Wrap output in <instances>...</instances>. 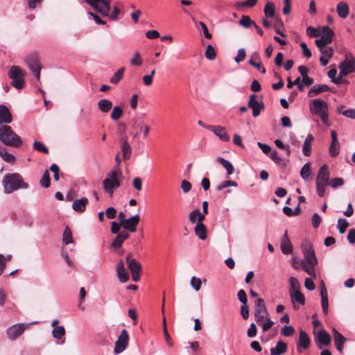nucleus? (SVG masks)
<instances>
[{
    "label": "nucleus",
    "instance_id": "nucleus-1",
    "mask_svg": "<svg viewBox=\"0 0 355 355\" xmlns=\"http://www.w3.org/2000/svg\"><path fill=\"white\" fill-rule=\"evenodd\" d=\"M2 184L4 191L6 193H11L20 188H28V184L24 182L22 177L19 173L6 174L3 179Z\"/></svg>",
    "mask_w": 355,
    "mask_h": 355
},
{
    "label": "nucleus",
    "instance_id": "nucleus-2",
    "mask_svg": "<svg viewBox=\"0 0 355 355\" xmlns=\"http://www.w3.org/2000/svg\"><path fill=\"white\" fill-rule=\"evenodd\" d=\"M0 141L6 146L15 148L20 147L23 144L20 137L7 125L0 127Z\"/></svg>",
    "mask_w": 355,
    "mask_h": 355
},
{
    "label": "nucleus",
    "instance_id": "nucleus-3",
    "mask_svg": "<svg viewBox=\"0 0 355 355\" xmlns=\"http://www.w3.org/2000/svg\"><path fill=\"white\" fill-rule=\"evenodd\" d=\"M309 110L313 114L320 116L324 125H329L328 105L325 101L320 98L312 100L309 105Z\"/></svg>",
    "mask_w": 355,
    "mask_h": 355
},
{
    "label": "nucleus",
    "instance_id": "nucleus-4",
    "mask_svg": "<svg viewBox=\"0 0 355 355\" xmlns=\"http://www.w3.org/2000/svg\"><path fill=\"white\" fill-rule=\"evenodd\" d=\"M122 174L119 170H111L107 174L106 178L103 181V188L110 196H112L114 190L120 187L121 182L119 177Z\"/></svg>",
    "mask_w": 355,
    "mask_h": 355
},
{
    "label": "nucleus",
    "instance_id": "nucleus-5",
    "mask_svg": "<svg viewBox=\"0 0 355 355\" xmlns=\"http://www.w3.org/2000/svg\"><path fill=\"white\" fill-rule=\"evenodd\" d=\"M330 173L328 166L323 164L318 172L316 178L317 193L320 197H322L325 194V188L329 185Z\"/></svg>",
    "mask_w": 355,
    "mask_h": 355
},
{
    "label": "nucleus",
    "instance_id": "nucleus-6",
    "mask_svg": "<svg viewBox=\"0 0 355 355\" xmlns=\"http://www.w3.org/2000/svg\"><path fill=\"white\" fill-rule=\"evenodd\" d=\"M8 76L12 80V85L17 89H21L25 86V82L24 80V76L26 72L21 69L18 66H12L8 71Z\"/></svg>",
    "mask_w": 355,
    "mask_h": 355
},
{
    "label": "nucleus",
    "instance_id": "nucleus-7",
    "mask_svg": "<svg viewBox=\"0 0 355 355\" xmlns=\"http://www.w3.org/2000/svg\"><path fill=\"white\" fill-rule=\"evenodd\" d=\"M26 63L33 73L34 76L40 80L42 65L40 58L37 53L33 52L28 54L26 58Z\"/></svg>",
    "mask_w": 355,
    "mask_h": 355
},
{
    "label": "nucleus",
    "instance_id": "nucleus-8",
    "mask_svg": "<svg viewBox=\"0 0 355 355\" xmlns=\"http://www.w3.org/2000/svg\"><path fill=\"white\" fill-rule=\"evenodd\" d=\"M85 1L103 17L109 15L112 0H85Z\"/></svg>",
    "mask_w": 355,
    "mask_h": 355
},
{
    "label": "nucleus",
    "instance_id": "nucleus-9",
    "mask_svg": "<svg viewBox=\"0 0 355 355\" xmlns=\"http://www.w3.org/2000/svg\"><path fill=\"white\" fill-rule=\"evenodd\" d=\"M338 68L340 69V76H345L355 71V58L352 53L345 54V59L339 64Z\"/></svg>",
    "mask_w": 355,
    "mask_h": 355
},
{
    "label": "nucleus",
    "instance_id": "nucleus-10",
    "mask_svg": "<svg viewBox=\"0 0 355 355\" xmlns=\"http://www.w3.org/2000/svg\"><path fill=\"white\" fill-rule=\"evenodd\" d=\"M268 317V313L264 300L262 298H258L255 301L254 305V318L256 322L261 324Z\"/></svg>",
    "mask_w": 355,
    "mask_h": 355
},
{
    "label": "nucleus",
    "instance_id": "nucleus-11",
    "mask_svg": "<svg viewBox=\"0 0 355 355\" xmlns=\"http://www.w3.org/2000/svg\"><path fill=\"white\" fill-rule=\"evenodd\" d=\"M248 106L249 108L252 110L253 116L257 117L258 116L260 115L261 112L265 108L264 103L262 101V96L261 97V100L258 101L257 94H251L249 96Z\"/></svg>",
    "mask_w": 355,
    "mask_h": 355
},
{
    "label": "nucleus",
    "instance_id": "nucleus-12",
    "mask_svg": "<svg viewBox=\"0 0 355 355\" xmlns=\"http://www.w3.org/2000/svg\"><path fill=\"white\" fill-rule=\"evenodd\" d=\"M322 28L324 29V31L320 35L321 37L315 40V43L317 47L321 49L322 47H326L327 45L332 42L333 37L334 35L333 30L331 29L329 26H323Z\"/></svg>",
    "mask_w": 355,
    "mask_h": 355
},
{
    "label": "nucleus",
    "instance_id": "nucleus-13",
    "mask_svg": "<svg viewBox=\"0 0 355 355\" xmlns=\"http://www.w3.org/2000/svg\"><path fill=\"white\" fill-rule=\"evenodd\" d=\"M128 341L129 336L128 331L125 329H123L115 342L114 349V353L119 354L123 352L128 345Z\"/></svg>",
    "mask_w": 355,
    "mask_h": 355
},
{
    "label": "nucleus",
    "instance_id": "nucleus-14",
    "mask_svg": "<svg viewBox=\"0 0 355 355\" xmlns=\"http://www.w3.org/2000/svg\"><path fill=\"white\" fill-rule=\"evenodd\" d=\"M303 253L305 260L304 263H308L312 266L317 265L318 260L312 245H308L306 247H305L303 250Z\"/></svg>",
    "mask_w": 355,
    "mask_h": 355
},
{
    "label": "nucleus",
    "instance_id": "nucleus-15",
    "mask_svg": "<svg viewBox=\"0 0 355 355\" xmlns=\"http://www.w3.org/2000/svg\"><path fill=\"white\" fill-rule=\"evenodd\" d=\"M332 334L337 350L340 353H343L344 345L346 343L347 339L335 328L333 329Z\"/></svg>",
    "mask_w": 355,
    "mask_h": 355
},
{
    "label": "nucleus",
    "instance_id": "nucleus-16",
    "mask_svg": "<svg viewBox=\"0 0 355 355\" xmlns=\"http://www.w3.org/2000/svg\"><path fill=\"white\" fill-rule=\"evenodd\" d=\"M140 217L139 214H136L124 221L122 226L125 230H128L130 232H135L137 230V226Z\"/></svg>",
    "mask_w": 355,
    "mask_h": 355
},
{
    "label": "nucleus",
    "instance_id": "nucleus-17",
    "mask_svg": "<svg viewBox=\"0 0 355 355\" xmlns=\"http://www.w3.org/2000/svg\"><path fill=\"white\" fill-rule=\"evenodd\" d=\"M25 327L23 324H15L9 327L7 330V335L11 340H15L24 331Z\"/></svg>",
    "mask_w": 355,
    "mask_h": 355
},
{
    "label": "nucleus",
    "instance_id": "nucleus-18",
    "mask_svg": "<svg viewBox=\"0 0 355 355\" xmlns=\"http://www.w3.org/2000/svg\"><path fill=\"white\" fill-rule=\"evenodd\" d=\"M310 338L304 331L301 330L299 334V340L297 346V351L302 352L300 348L307 349L310 347Z\"/></svg>",
    "mask_w": 355,
    "mask_h": 355
},
{
    "label": "nucleus",
    "instance_id": "nucleus-19",
    "mask_svg": "<svg viewBox=\"0 0 355 355\" xmlns=\"http://www.w3.org/2000/svg\"><path fill=\"white\" fill-rule=\"evenodd\" d=\"M116 275L121 282H126L129 279V275L124 266L123 260H120L116 265Z\"/></svg>",
    "mask_w": 355,
    "mask_h": 355
},
{
    "label": "nucleus",
    "instance_id": "nucleus-20",
    "mask_svg": "<svg viewBox=\"0 0 355 355\" xmlns=\"http://www.w3.org/2000/svg\"><path fill=\"white\" fill-rule=\"evenodd\" d=\"M121 149L123 153V159L127 160L130 157L132 149L130 144L128 142L127 136L121 137L120 139Z\"/></svg>",
    "mask_w": 355,
    "mask_h": 355
},
{
    "label": "nucleus",
    "instance_id": "nucleus-21",
    "mask_svg": "<svg viewBox=\"0 0 355 355\" xmlns=\"http://www.w3.org/2000/svg\"><path fill=\"white\" fill-rule=\"evenodd\" d=\"M12 121V114L8 108L4 105H0V125L2 123H10Z\"/></svg>",
    "mask_w": 355,
    "mask_h": 355
},
{
    "label": "nucleus",
    "instance_id": "nucleus-22",
    "mask_svg": "<svg viewBox=\"0 0 355 355\" xmlns=\"http://www.w3.org/2000/svg\"><path fill=\"white\" fill-rule=\"evenodd\" d=\"M128 268L131 272H141V265L135 259H132V253H128L125 258Z\"/></svg>",
    "mask_w": 355,
    "mask_h": 355
},
{
    "label": "nucleus",
    "instance_id": "nucleus-23",
    "mask_svg": "<svg viewBox=\"0 0 355 355\" xmlns=\"http://www.w3.org/2000/svg\"><path fill=\"white\" fill-rule=\"evenodd\" d=\"M281 250L284 254H289L293 251V245L288 238L287 231L285 232L281 241Z\"/></svg>",
    "mask_w": 355,
    "mask_h": 355
},
{
    "label": "nucleus",
    "instance_id": "nucleus-24",
    "mask_svg": "<svg viewBox=\"0 0 355 355\" xmlns=\"http://www.w3.org/2000/svg\"><path fill=\"white\" fill-rule=\"evenodd\" d=\"M211 131L223 141L227 142L230 141V137L227 132L225 131V128L220 125L213 126Z\"/></svg>",
    "mask_w": 355,
    "mask_h": 355
},
{
    "label": "nucleus",
    "instance_id": "nucleus-25",
    "mask_svg": "<svg viewBox=\"0 0 355 355\" xmlns=\"http://www.w3.org/2000/svg\"><path fill=\"white\" fill-rule=\"evenodd\" d=\"M290 297L292 302L293 303L294 309H297L298 307L295 304L296 302L299 303L301 305H304L305 303V297L304 295L300 292V291H297L296 292L289 291Z\"/></svg>",
    "mask_w": 355,
    "mask_h": 355
},
{
    "label": "nucleus",
    "instance_id": "nucleus-26",
    "mask_svg": "<svg viewBox=\"0 0 355 355\" xmlns=\"http://www.w3.org/2000/svg\"><path fill=\"white\" fill-rule=\"evenodd\" d=\"M324 92H331V89L327 85H316L308 92V96L313 97Z\"/></svg>",
    "mask_w": 355,
    "mask_h": 355
},
{
    "label": "nucleus",
    "instance_id": "nucleus-27",
    "mask_svg": "<svg viewBox=\"0 0 355 355\" xmlns=\"http://www.w3.org/2000/svg\"><path fill=\"white\" fill-rule=\"evenodd\" d=\"M88 204V199L85 197L73 201L72 207L77 212L83 213L85 211L86 205Z\"/></svg>",
    "mask_w": 355,
    "mask_h": 355
},
{
    "label": "nucleus",
    "instance_id": "nucleus-28",
    "mask_svg": "<svg viewBox=\"0 0 355 355\" xmlns=\"http://www.w3.org/2000/svg\"><path fill=\"white\" fill-rule=\"evenodd\" d=\"M288 348V345L282 340L277 341L276 346L270 349V355H282L284 354Z\"/></svg>",
    "mask_w": 355,
    "mask_h": 355
},
{
    "label": "nucleus",
    "instance_id": "nucleus-29",
    "mask_svg": "<svg viewBox=\"0 0 355 355\" xmlns=\"http://www.w3.org/2000/svg\"><path fill=\"white\" fill-rule=\"evenodd\" d=\"M317 340L324 346H327L331 343V336L325 330H320L318 333Z\"/></svg>",
    "mask_w": 355,
    "mask_h": 355
},
{
    "label": "nucleus",
    "instance_id": "nucleus-30",
    "mask_svg": "<svg viewBox=\"0 0 355 355\" xmlns=\"http://www.w3.org/2000/svg\"><path fill=\"white\" fill-rule=\"evenodd\" d=\"M336 10L340 17L345 19L349 12L348 5L345 2H340L337 4Z\"/></svg>",
    "mask_w": 355,
    "mask_h": 355
},
{
    "label": "nucleus",
    "instance_id": "nucleus-31",
    "mask_svg": "<svg viewBox=\"0 0 355 355\" xmlns=\"http://www.w3.org/2000/svg\"><path fill=\"white\" fill-rule=\"evenodd\" d=\"M216 161L226 169L227 175H230L234 173V168L230 162L220 157H218L216 158Z\"/></svg>",
    "mask_w": 355,
    "mask_h": 355
},
{
    "label": "nucleus",
    "instance_id": "nucleus-32",
    "mask_svg": "<svg viewBox=\"0 0 355 355\" xmlns=\"http://www.w3.org/2000/svg\"><path fill=\"white\" fill-rule=\"evenodd\" d=\"M194 230L200 239L205 240L207 238V227L203 223H197Z\"/></svg>",
    "mask_w": 355,
    "mask_h": 355
},
{
    "label": "nucleus",
    "instance_id": "nucleus-33",
    "mask_svg": "<svg viewBox=\"0 0 355 355\" xmlns=\"http://www.w3.org/2000/svg\"><path fill=\"white\" fill-rule=\"evenodd\" d=\"M314 138L311 134H309L304 142L303 153L305 156H309L311 153V142Z\"/></svg>",
    "mask_w": 355,
    "mask_h": 355
},
{
    "label": "nucleus",
    "instance_id": "nucleus-34",
    "mask_svg": "<svg viewBox=\"0 0 355 355\" xmlns=\"http://www.w3.org/2000/svg\"><path fill=\"white\" fill-rule=\"evenodd\" d=\"M323 26H318V28H314L312 26H309L306 28V35L310 37H317L320 36L322 33H324V29L322 28Z\"/></svg>",
    "mask_w": 355,
    "mask_h": 355
},
{
    "label": "nucleus",
    "instance_id": "nucleus-35",
    "mask_svg": "<svg viewBox=\"0 0 355 355\" xmlns=\"http://www.w3.org/2000/svg\"><path fill=\"white\" fill-rule=\"evenodd\" d=\"M112 107V103L111 101L107 99H101L98 102V107L102 112L107 113Z\"/></svg>",
    "mask_w": 355,
    "mask_h": 355
},
{
    "label": "nucleus",
    "instance_id": "nucleus-36",
    "mask_svg": "<svg viewBox=\"0 0 355 355\" xmlns=\"http://www.w3.org/2000/svg\"><path fill=\"white\" fill-rule=\"evenodd\" d=\"M257 0H246L235 3L234 6L237 10H240L245 7L252 8L257 4Z\"/></svg>",
    "mask_w": 355,
    "mask_h": 355
},
{
    "label": "nucleus",
    "instance_id": "nucleus-37",
    "mask_svg": "<svg viewBox=\"0 0 355 355\" xmlns=\"http://www.w3.org/2000/svg\"><path fill=\"white\" fill-rule=\"evenodd\" d=\"M249 63L258 70H261V62L260 60L259 55L257 52H254L252 54L251 58L249 60Z\"/></svg>",
    "mask_w": 355,
    "mask_h": 355
},
{
    "label": "nucleus",
    "instance_id": "nucleus-38",
    "mask_svg": "<svg viewBox=\"0 0 355 355\" xmlns=\"http://www.w3.org/2000/svg\"><path fill=\"white\" fill-rule=\"evenodd\" d=\"M264 14L266 17H273L275 15V6L272 2H268L264 7Z\"/></svg>",
    "mask_w": 355,
    "mask_h": 355
},
{
    "label": "nucleus",
    "instance_id": "nucleus-39",
    "mask_svg": "<svg viewBox=\"0 0 355 355\" xmlns=\"http://www.w3.org/2000/svg\"><path fill=\"white\" fill-rule=\"evenodd\" d=\"M329 155L332 157H336L340 153V144L339 141H331L329 149Z\"/></svg>",
    "mask_w": 355,
    "mask_h": 355
},
{
    "label": "nucleus",
    "instance_id": "nucleus-40",
    "mask_svg": "<svg viewBox=\"0 0 355 355\" xmlns=\"http://www.w3.org/2000/svg\"><path fill=\"white\" fill-rule=\"evenodd\" d=\"M0 157L8 163H13L15 160V157L8 153L5 148L0 147Z\"/></svg>",
    "mask_w": 355,
    "mask_h": 355
},
{
    "label": "nucleus",
    "instance_id": "nucleus-41",
    "mask_svg": "<svg viewBox=\"0 0 355 355\" xmlns=\"http://www.w3.org/2000/svg\"><path fill=\"white\" fill-rule=\"evenodd\" d=\"M125 71V68H120L116 72L114 73V75L110 78V83L112 84H117L122 79L123 76V73Z\"/></svg>",
    "mask_w": 355,
    "mask_h": 355
},
{
    "label": "nucleus",
    "instance_id": "nucleus-42",
    "mask_svg": "<svg viewBox=\"0 0 355 355\" xmlns=\"http://www.w3.org/2000/svg\"><path fill=\"white\" fill-rule=\"evenodd\" d=\"M239 23L241 26L245 28H250V26L255 25V21L252 20L248 15L241 16Z\"/></svg>",
    "mask_w": 355,
    "mask_h": 355
},
{
    "label": "nucleus",
    "instance_id": "nucleus-43",
    "mask_svg": "<svg viewBox=\"0 0 355 355\" xmlns=\"http://www.w3.org/2000/svg\"><path fill=\"white\" fill-rule=\"evenodd\" d=\"M270 157L271 159L277 164L280 166L282 168L286 167V163L284 161V159L279 156V154L277 151H273L270 155Z\"/></svg>",
    "mask_w": 355,
    "mask_h": 355
},
{
    "label": "nucleus",
    "instance_id": "nucleus-44",
    "mask_svg": "<svg viewBox=\"0 0 355 355\" xmlns=\"http://www.w3.org/2000/svg\"><path fill=\"white\" fill-rule=\"evenodd\" d=\"M62 242L65 245H68L73 242L72 233L69 227H67L63 232Z\"/></svg>",
    "mask_w": 355,
    "mask_h": 355
},
{
    "label": "nucleus",
    "instance_id": "nucleus-45",
    "mask_svg": "<svg viewBox=\"0 0 355 355\" xmlns=\"http://www.w3.org/2000/svg\"><path fill=\"white\" fill-rule=\"evenodd\" d=\"M33 148L34 150L43 153L44 154H49V151L47 147L42 142L35 141L33 144Z\"/></svg>",
    "mask_w": 355,
    "mask_h": 355
},
{
    "label": "nucleus",
    "instance_id": "nucleus-46",
    "mask_svg": "<svg viewBox=\"0 0 355 355\" xmlns=\"http://www.w3.org/2000/svg\"><path fill=\"white\" fill-rule=\"evenodd\" d=\"M311 163H306L300 170V175L304 180H307L310 175Z\"/></svg>",
    "mask_w": 355,
    "mask_h": 355
},
{
    "label": "nucleus",
    "instance_id": "nucleus-47",
    "mask_svg": "<svg viewBox=\"0 0 355 355\" xmlns=\"http://www.w3.org/2000/svg\"><path fill=\"white\" fill-rule=\"evenodd\" d=\"M40 183L41 186L44 188H49L50 187L51 179H50L49 173L47 170L44 173V174L40 181Z\"/></svg>",
    "mask_w": 355,
    "mask_h": 355
},
{
    "label": "nucleus",
    "instance_id": "nucleus-48",
    "mask_svg": "<svg viewBox=\"0 0 355 355\" xmlns=\"http://www.w3.org/2000/svg\"><path fill=\"white\" fill-rule=\"evenodd\" d=\"M123 114V110L119 106H114L111 112V119L114 121L119 120Z\"/></svg>",
    "mask_w": 355,
    "mask_h": 355
},
{
    "label": "nucleus",
    "instance_id": "nucleus-49",
    "mask_svg": "<svg viewBox=\"0 0 355 355\" xmlns=\"http://www.w3.org/2000/svg\"><path fill=\"white\" fill-rule=\"evenodd\" d=\"M53 336L56 339H60L65 334V329L62 326H56L52 331Z\"/></svg>",
    "mask_w": 355,
    "mask_h": 355
},
{
    "label": "nucleus",
    "instance_id": "nucleus-50",
    "mask_svg": "<svg viewBox=\"0 0 355 355\" xmlns=\"http://www.w3.org/2000/svg\"><path fill=\"white\" fill-rule=\"evenodd\" d=\"M205 57L209 60H214L216 57L215 49L211 44H209L206 48Z\"/></svg>",
    "mask_w": 355,
    "mask_h": 355
},
{
    "label": "nucleus",
    "instance_id": "nucleus-51",
    "mask_svg": "<svg viewBox=\"0 0 355 355\" xmlns=\"http://www.w3.org/2000/svg\"><path fill=\"white\" fill-rule=\"evenodd\" d=\"M289 282L291 284V289L292 292H296L297 291H300V285L299 281L294 277H291L289 278Z\"/></svg>",
    "mask_w": 355,
    "mask_h": 355
},
{
    "label": "nucleus",
    "instance_id": "nucleus-52",
    "mask_svg": "<svg viewBox=\"0 0 355 355\" xmlns=\"http://www.w3.org/2000/svg\"><path fill=\"white\" fill-rule=\"evenodd\" d=\"M237 182L232 180H225L216 187L218 191H221L228 187H237Z\"/></svg>",
    "mask_w": 355,
    "mask_h": 355
},
{
    "label": "nucleus",
    "instance_id": "nucleus-53",
    "mask_svg": "<svg viewBox=\"0 0 355 355\" xmlns=\"http://www.w3.org/2000/svg\"><path fill=\"white\" fill-rule=\"evenodd\" d=\"M349 226V223L346 219L340 218L338 220V227L340 234L345 232L346 229Z\"/></svg>",
    "mask_w": 355,
    "mask_h": 355
},
{
    "label": "nucleus",
    "instance_id": "nucleus-54",
    "mask_svg": "<svg viewBox=\"0 0 355 355\" xmlns=\"http://www.w3.org/2000/svg\"><path fill=\"white\" fill-rule=\"evenodd\" d=\"M343 184L344 180L341 178H335L329 181V185H330L334 189L341 187L343 185Z\"/></svg>",
    "mask_w": 355,
    "mask_h": 355
},
{
    "label": "nucleus",
    "instance_id": "nucleus-55",
    "mask_svg": "<svg viewBox=\"0 0 355 355\" xmlns=\"http://www.w3.org/2000/svg\"><path fill=\"white\" fill-rule=\"evenodd\" d=\"M315 266L309 265L308 263H303L302 268L303 270L309 275L315 277V272L314 269Z\"/></svg>",
    "mask_w": 355,
    "mask_h": 355
},
{
    "label": "nucleus",
    "instance_id": "nucleus-56",
    "mask_svg": "<svg viewBox=\"0 0 355 355\" xmlns=\"http://www.w3.org/2000/svg\"><path fill=\"white\" fill-rule=\"evenodd\" d=\"M282 334L284 336H292L295 333V329L292 326H284L281 330Z\"/></svg>",
    "mask_w": 355,
    "mask_h": 355
},
{
    "label": "nucleus",
    "instance_id": "nucleus-57",
    "mask_svg": "<svg viewBox=\"0 0 355 355\" xmlns=\"http://www.w3.org/2000/svg\"><path fill=\"white\" fill-rule=\"evenodd\" d=\"M130 64L134 66H141L142 60L139 52H135L133 58L130 60Z\"/></svg>",
    "mask_w": 355,
    "mask_h": 355
},
{
    "label": "nucleus",
    "instance_id": "nucleus-58",
    "mask_svg": "<svg viewBox=\"0 0 355 355\" xmlns=\"http://www.w3.org/2000/svg\"><path fill=\"white\" fill-rule=\"evenodd\" d=\"M237 297L239 300L243 304H247L248 303V297L245 291L243 289H241L237 293Z\"/></svg>",
    "mask_w": 355,
    "mask_h": 355
},
{
    "label": "nucleus",
    "instance_id": "nucleus-59",
    "mask_svg": "<svg viewBox=\"0 0 355 355\" xmlns=\"http://www.w3.org/2000/svg\"><path fill=\"white\" fill-rule=\"evenodd\" d=\"M202 282L200 279L196 277H193L191 279V285L196 291H198L200 289Z\"/></svg>",
    "mask_w": 355,
    "mask_h": 355
},
{
    "label": "nucleus",
    "instance_id": "nucleus-60",
    "mask_svg": "<svg viewBox=\"0 0 355 355\" xmlns=\"http://www.w3.org/2000/svg\"><path fill=\"white\" fill-rule=\"evenodd\" d=\"M245 50L244 49H240L238 51L237 55L234 58V60L236 63H239L245 58Z\"/></svg>",
    "mask_w": 355,
    "mask_h": 355
},
{
    "label": "nucleus",
    "instance_id": "nucleus-61",
    "mask_svg": "<svg viewBox=\"0 0 355 355\" xmlns=\"http://www.w3.org/2000/svg\"><path fill=\"white\" fill-rule=\"evenodd\" d=\"M322 221L321 217L318 214H314L311 218L313 227L317 229Z\"/></svg>",
    "mask_w": 355,
    "mask_h": 355
},
{
    "label": "nucleus",
    "instance_id": "nucleus-62",
    "mask_svg": "<svg viewBox=\"0 0 355 355\" xmlns=\"http://www.w3.org/2000/svg\"><path fill=\"white\" fill-rule=\"evenodd\" d=\"M105 214L107 218L114 219L116 216V209L112 207H110L106 209Z\"/></svg>",
    "mask_w": 355,
    "mask_h": 355
},
{
    "label": "nucleus",
    "instance_id": "nucleus-63",
    "mask_svg": "<svg viewBox=\"0 0 355 355\" xmlns=\"http://www.w3.org/2000/svg\"><path fill=\"white\" fill-rule=\"evenodd\" d=\"M123 241H124L121 237H119V234H117L114 241L111 243V248L116 250L121 248Z\"/></svg>",
    "mask_w": 355,
    "mask_h": 355
},
{
    "label": "nucleus",
    "instance_id": "nucleus-64",
    "mask_svg": "<svg viewBox=\"0 0 355 355\" xmlns=\"http://www.w3.org/2000/svg\"><path fill=\"white\" fill-rule=\"evenodd\" d=\"M321 53L327 58H331L334 55V49L332 47H322V49H319Z\"/></svg>",
    "mask_w": 355,
    "mask_h": 355
}]
</instances>
